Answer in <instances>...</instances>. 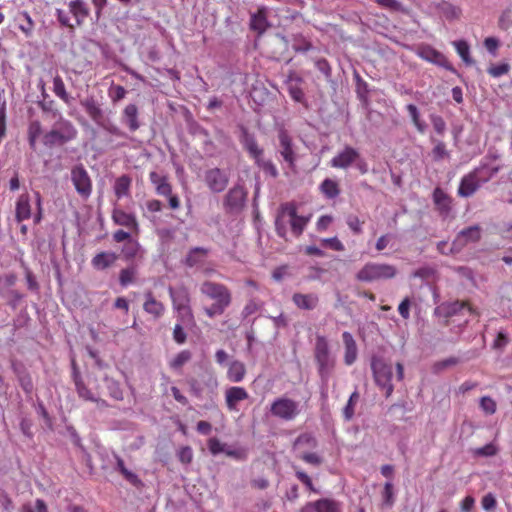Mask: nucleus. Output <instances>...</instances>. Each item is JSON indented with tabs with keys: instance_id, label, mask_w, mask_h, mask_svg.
Segmentation results:
<instances>
[{
	"instance_id": "obj_1",
	"label": "nucleus",
	"mask_w": 512,
	"mask_h": 512,
	"mask_svg": "<svg viewBox=\"0 0 512 512\" xmlns=\"http://www.w3.org/2000/svg\"><path fill=\"white\" fill-rule=\"evenodd\" d=\"M312 215L301 216L297 214V207L293 202H287L281 205L280 211L275 220V229L279 237L287 239L286 219L290 224L292 234L300 237L307 224L310 222Z\"/></svg>"
},
{
	"instance_id": "obj_2",
	"label": "nucleus",
	"mask_w": 512,
	"mask_h": 512,
	"mask_svg": "<svg viewBox=\"0 0 512 512\" xmlns=\"http://www.w3.org/2000/svg\"><path fill=\"white\" fill-rule=\"evenodd\" d=\"M200 292L208 299L213 300L209 307L204 308L205 314L210 318L222 315L232 303V293L222 283L204 281L200 286Z\"/></svg>"
},
{
	"instance_id": "obj_3",
	"label": "nucleus",
	"mask_w": 512,
	"mask_h": 512,
	"mask_svg": "<svg viewBox=\"0 0 512 512\" xmlns=\"http://www.w3.org/2000/svg\"><path fill=\"white\" fill-rule=\"evenodd\" d=\"M169 295L172 300L173 309L177 312V320L184 323L186 327L195 326V318L190 305L191 297L188 288L180 286L176 289L169 287Z\"/></svg>"
},
{
	"instance_id": "obj_4",
	"label": "nucleus",
	"mask_w": 512,
	"mask_h": 512,
	"mask_svg": "<svg viewBox=\"0 0 512 512\" xmlns=\"http://www.w3.org/2000/svg\"><path fill=\"white\" fill-rule=\"evenodd\" d=\"M497 171V168L488 169L486 166L475 168L461 179L458 195L470 197L478 190L482 183L489 181Z\"/></svg>"
},
{
	"instance_id": "obj_5",
	"label": "nucleus",
	"mask_w": 512,
	"mask_h": 512,
	"mask_svg": "<svg viewBox=\"0 0 512 512\" xmlns=\"http://www.w3.org/2000/svg\"><path fill=\"white\" fill-rule=\"evenodd\" d=\"M397 269L387 263H366L356 274V279L361 282H373L392 279L396 276Z\"/></svg>"
},
{
	"instance_id": "obj_6",
	"label": "nucleus",
	"mask_w": 512,
	"mask_h": 512,
	"mask_svg": "<svg viewBox=\"0 0 512 512\" xmlns=\"http://www.w3.org/2000/svg\"><path fill=\"white\" fill-rule=\"evenodd\" d=\"M314 357L318 366V373L323 381H327L334 368L335 360L330 356L327 339L318 335L316 337Z\"/></svg>"
},
{
	"instance_id": "obj_7",
	"label": "nucleus",
	"mask_w": 512,
	"mask_h": 512,
	"mask_svg": "<svg viewBox=\"0 0 512 512\" xmlns=\"http://www.w3.org/2000/svg\"><path fill=\"white\" fill-rule=\"evenodd\" d=\"M77 135V130L68 120L61 119L54 128L43 136V144L47 147L54 145H63L73 140Z\"/></svg>"
},
{
	"instance_id": "obj_8",
	"label": "nucleus",
	"mask_w": 512,
	"mask_h": 512,
	"mask_svg": "<svg viewBox=\"0 0 512 512\" xmlns=\"http://www.w3.org/2000/svg\"><path fill=\"white\" fill-rule=\"evenodd\" d=\"M371 368L376 384L385 391L386 398L390 397L394 390L392 384V366L381 359L374 358L371 363Z\"/></svg>"
},
{
	"instance_id": "obj_9",
	"label": "nucleus",
	"mask_w": 512,
	"mask_h": 512,
	"mask_svg": "<svg viewBox=\"0 0 512 512\" xmlns=\"http://www.w3.org/2000/svg\"><path fill=\"white\" fill-rule=\"evenodd\" d=\"M270 412L276 418L292 421L300 414V409L298 402L295 400L288 397H279L271 403Z\"/></svg>"
},
{
	"instance_id": "obj_10",
	"label": "nucleus",
	"mask_w": 512,
	"mask_h": 512,
	"mask_svg": "<svg viewBox=\"0 0 512 512\" xmlns=\"http://www.w3.org/2000/svg\"><path fill=\"white\" fill-rule=\"evenodd\" d=\"M71 181L77 193L83 198L88 199L92 194V180L82 164L75 165L71 169Z\"/></svg>"
},
{
	"instance_id": "obj_11",
	"label": "nucleus",
	"mask_w": 512,
	"mask_h": 512,
	"mask_svg": "<svg viewBox=\"0 0 512 512\" xmlns=\"http://www.w3.org/2000/svg\"><path fill=\"white\" fill-rule=\"evenodd\" d=\"M204 182L211 192L221 193L228 186L229 176L220 168H210L205 171Z\"/></svg>"
},
{
	"instance_id": "obj_12",
	"label": "nucleus",
	"mask_w": 512,
	"mask_h": 512,
	"mask_svg": "<svg viewBox=\"0 0 512 512\" xmlns=\"http://www.w3.org/2000/svg\"><path fill=\"white\" fill-rule=\"evenodd\" d=\"M481 238V228L478 225L461 230L453 240L450 252H460L467 244L478 242Z\"/></svg>"
},
{
	"instance_id": "obj_13",
	"label": "nucleus",
	"mask_w": 512,
	"mask_h": 512,
	"mask_svg": "<svg viewBox=\"0 0 512 512\" xmlns=\"http://www.w3.org/2000/svg\"><path fill=\"white\" fill-rule=\"evenodd\" d=\"M279 153L288 167L293 169L296 165L297 154L294 149L292 137L285 129L278 132Z\"/></svg>"
},
{
	"instance_id": "obj_14",
	"label": "nucleus",
	"mask_w": 512,
	"mask_h": 512,
	"mask_svg": "<svg viewBox=\"0 0 512 512\" xmlns=\"http://www.w3.org/2000/svg\"><path fill=\"white\" fill-rule=\"evenodd\" d=\"M359 154L357 149L346 145L330 160V166L336 169H347L354 165V162L359 158Z\"/></svg>"
},
{
	"instance_id": "obj_15",
	"label": "nucleus",
	"mask_w": 512,
	"mask_h": 512,
	"mask_svg": "<svg viewBox=\"0 0 512 512\" xmlns=\"http://www.w3.org/2000/svg\"><path fill=\"white\" fill-rule=\"evenodd\" d=\"M247 193L243 186H233L224 197V207L228 212H238L245 203Z\"/></svg>"
},
{
	"instance_id": "obj_16",
	"label": "nucleus",
	"mask_w": 512,
	"mask_h": 512,
	"mask_svg": "<svg viewBox=\"0 0 512 512\" xmlns=\"http://www.w3.org/2000/svg\"><path fill=\"white\" fill-rule=\"evenodd\" d=\"M114 224L127 228L134 236L140 234V227L136 216L120 208H114L111 214Z\"/></svg>"
},
{
	"instance_id": "obj_17",
	"label": "nucleus",
	"mask_w": 512,
	"mask_h": 512,
	"mask_svg": "<svg viewBox=\"0 0 512 512\" xmlns=\"http://www.w3.org/2000/svg\"><path fill=\"white\" fill-rule=\"evenodd\" d=\"M301 512H341V505L333 499L322 498L306 503Z\"/></svg>"
},
{
	"instance_id": "obj_18",
	"label": "nucleus",
	"mask_w": 512,
	"mask_h": 512,
	"mask_svg": "<svg viewBox=\"0 0 512 512\" xmlns=\"http://www.w3.org/2000/svg\"><path fill=\"white\" fill-rule=\"evenodd\" d=\"M248 392L244 387L231 386L225 390V404L229 411H238V403L247 400Z\"/></svg>"
},
{
	"instance_id": "obj_19",
	"label": "nucleus",
	"mask_w": 512,
	"mask_h": 512,
	"mask_svg": "<svg viewBox=\"0 0 512 512\" xmlns=\"http://www.w3.org/2000/svg\"><path fill=\"white\" fill-rule=\"evenodd\" d=\"M144 298L143 310L154 319L161 318L165 313V305L155 298L152 291L145 292Z\"/></svg>"
},
{
	"instance_id": "obj_20",
	"label": "nucleus",
	"mask_w": 512,
	"mask_h": 512,
	"mask_svg": "<svg viewBox=\"0 0 512 512\" xmlns=\"http://www.w3.org/2000/svg\"><path fill=\"white\" fill-rule=\"evenodd\" d=\"M433 202L442 216H447L452 210V198L440 187L433 191Z\"/></svg>"
},
{
	"instance_id": "obj_21",
	"label": "nucleus",
	"mask_w": 512,
	"mask_h": 512,
	"mask_svg": "<svg viewBox=\"0 0 512 512\" xmlns=\"http://www.w3.org/2000/svg\"><path fill=\"white\" fill-rule=\"evenodd\" d=\"M292 301L298 309L314 310L319 304V297L315 293H294Z\"/></svg>"
},
{
	"instance_id": "obj_22",
	"label": "nucleus",
	"mask_w": 512,
	"mask_h": 512,
	"mask_svg": "<svg viewBox=\"0 0 512 512\" xmlns=\"http://www.w3.org/2000/svg\"><path fill=\"white\" fill-rule=\"evenodd\" d=\"M118 255L111 251H102L97 253L91 260V265L96 270H105L115 264Z\"/></svg>"
},
{
	"instance_id": "obj_23",
	"label": "nucleus",
	"mask_w": 512,
	"mask_h": 512,
	"mask_svg": "<svg viewBox=\"0 0 512 512\" xmlns=\"http://www.w3.org/2000/svg\"><path fill=\"white\" fill-rule=\"evenodd\" d=\"M31 217V204L30 197L28 193L21 194L17 201L15 207V219L17 222H22Z\"/></svg>"
},
{
	"instance_id": "obj_24",
	"label": "nucleus",
	"mask_w": 512,
	"mask_h": 512,
	"mask_svg": "<svg viewBox=\"0 0 512 512\" xmlns=\"http://www.w3.org/2000/svg\"><path fill=\"white\" fill-rule=\"evenodd\" d=\"M342 339L345 347L344 362L350 366L357 359V345L350 332H343Z\"/></svg>"
},
{
	"instance_id": "obj_25",
	"label": "nucleus",
	"mask_w": 512,
	"mask_h": 512,
	"mask_svg": "<svg viewBox=\"0 0 512 512\" xmlns=\"http://www.w3.org/2000/svg\"><path fill=\"white\" fill-rule=\"evenodd\" d=\"M81 106L84 108L88 116L98 125L101 124L104 115L97 101L90 97L81 101Z\"/></svg>"
},
{
	"instance_id": "obj_26",
	"label": "nucleus",
	"mask_w": 512,
	"mask_h": 512,
	"mask_svg": "<svg viewBox=\"0 0 512 512\" xmlns=\"http://www.w3.org/2000/svg\"><path fill=\"white\" fill-rule=\"evenodd\" d=\"M242 144L246 151L249 153L250 157H252L256 163H260L263 149L259 147L255 137L249 134L247 131H244Z\"/></svg>"
},
{
	"instance_id": "obj_27",
	"label": "nucleus",
	"mask_w": 512,
	"mask_h": 512,
	"mask_svg": "<svg viewBox=\"0 0 512 512\" xmlns=\"http://www.w3.org/2000/svg\"><path fill=\"white\" fill-rule=\"evenodd\" d=\"M246 366L239 360H233L230 362L227 370V379L233 383L242 382L246 376Z\"/></svg>"
},
{
	"instance_id": "obj_28",
	"label": "nucleus",
	"mask_w": 512,
	"mask_h": 512,
	"mask_svg": "<svg viewBox=\"0 0 512 512\" xmlns=\"http://www.w3.org/2000/svg\"><path fill=\"white\" fill-rule=\"evenodd\" d=\"M138 114V107L135 104H128L123 110L122 121L132 132L136 131L140 127Z\"/></svg>"
},
{
	"instance_id": "obj_29",
	"label": "nucleus",
	"mask_w": 512,
	"mask_h": 512,
	"mask_svg": "<svg viewBox=\"0 0 512 512\" xmlns=\"http://www.w3.org/2000/svg\"><path fill=\"white\" fill-rule=\"evenodd\" d=\"M69 11L74 16L77 26L82 25L89 15L87 5L81 0L71 1L69 3Z\"/></svg>"
},
{
	"instance_id": "obj_30",
	"label": "nucleus",
	"mask_w": 512,
	"mask_h": 512,
	"mask_svg": "<svg viewBox=\"0 0 512 512\" xmlns=\"http://www.w3.org/2000/svg\"><path fill=\"white\" fill-rule=\"evenodd\" d=\"M317 446V439L310 433L300 434L293 442V449L298 453L305 451L304 449H315Z\"/></svg>"
},
{
	"instance_id": "obj_31",
	"label": "nucleus",
	"mask_w": 512,
	"mask_h": 512,
	"mask_svg": "<svg viewBox=\"0 0 512 512\" xmlns=\"http://www.w3.org/2000/svg\"><path fill=\"white\" fill-rule=\"evenodd\" d=\"M74 383L79 398H81L84 401L90 402L96 400V396L98 395V393H95L90 388H88V386L81 379L78 373H74Z\"/></svg>"
},
{
	"instance_id": "obj_32",
	"label": "nucleus",
	"mask_w": 512,
	"mask_h": 512,
	"mask_svg": "<svg viewBox=\"0 0 512 512\" xmlns=\"http://www.w3.org/2000/svg\"><path fill=\"white\" fill-rule=\"evenodd\" d=\"M467 308L468 312L473 315H479V312L470 305L468 301H454L446 305V317L457 315L462 309Z\"/></svg>"
},
{
	"instance_id": "obj_33",
	"label": "nucleus",
	"mask_w": 512,
	"mask_h": 512,
	"mask_svg": "<svg viewBox=\"0 0 512 512\" xmlns=\"http://www.w3.org/2000/svg\"><path fill=\"white\" fill-rule=\"evenodd\" d=\"M320 192L328 199H334L340 194V187L337 181L326 178L319 186Z\"/></svg>"
},
{
	"instance_id": "obj_34",
	"label": "nucleus",
	"mask_w": 512,
	"mask_h": 512,
	"mask_svg": "<svg viewBox=\"0 0 512 512\" xmlns=\"http://www.w3.org/2000/svg\"><path fill=\"white\" fill-rule=\"evenodd\" d=\"M18 28L24 33L26 37H31L35 27V23L32 20L28 12L22 11L17 15Z\"/></svg>"
},
{
	"instance_id": "obj_35",
	"label": "nucleus",
	"mask_w": 512,
	"mask_h": 512,
	"mask_svg": "<svg viewBox=\"0 0 512 512\" xmlns=\"http://www.w3.org/2000/svg\"><path fill=\"white\" fill-rule=\"evenodd\" d=\"M131 178L128 175L118 177L114 184V193L118 199L129 195Z\"/></svg>"
},
{
	"instance_id": "obj_36",
	"label": "nucleus",
	"mask_w": 512,
	"mask_h": 512,
	"mask_svg": "<svg viewBox=\"0 0 512 512\" xmlns=\"http://www.w3.org/2000/svg\"><path fill=\"white\" fill-rule=\"evenodd\" d=\"M418 55L429 62L440 64L444 59L442 53L438 52L430 46H421L418 49Z\"/></svg>"
},
{
	"instance_id": "obj_37",
	"label": "nucleus",
	"mask_w": 512,
	"mask_h": 512,
	"mask_svg": "<svg viewBox=\"0 0 512 512\" xmlns=\"http://www.w3.org/2000/svg\"><path fill=\"white\" fill-rule=\"evenodd\" d=\"M208 250L202 247H196L190 250L188 253L185 264L188 267H194L198 264H200L203 260V258L207 255Z\"/></svg>"
},
{
	"instance_id": "obj_38",
	"label": "nucleus",
	"mask_w": 512,
	"mask_h": 512,
	"mask_svg": "<svg viewBox=\"0 0 512 512\" xmlns=\"http://www.w3.org/2000/svg\"><path fill=\"white\" fill-rule=\"evenodd\" d=\"M53 92L57 97H59L64 103L70 104L71 103V97L67 93L65 84L61 76L56 75L53 78Z\"/></svg>"
},
{
	"instance_id": "obj_39",
	"label": "nucleus",
	"mask_w": 512,
	"mask_h": 512,
	"mask_svg": "<svg viewBox=\"0 0 512 512\" xmlns=\"http://www.w3.org/2000/svg\"><path fill=\"white\" fill-rule=\"evenodd\" d=\"M192 358V353L189 350H182L177 353L170 361L169 367L175 371L180 370Z\"/></svg>"
},
{
	"instance_id": "obj_40",
	"label": "nucleus",
	"mask_w": 512,
	"mask_h": 512,
	"mask_svg": "<svg viewBox=\"0 0 512 512\" xmlns=\"http://www.w3.org/2000/svg\"><path fill=\"white\" fill-rule=\"evenodd\" d=\"M104 382L110 397L117 401L123 400V390L120 387V383L113 378L105 377Z\"/></svg>"
},
{
	"instance_id": "obj_41",
	"label": "nucleus",
	"mask_w": 512,
	"mask_h": 512,
	"mask_svg": "<svg viewBox=\"0 0 512 512\" xmlns=\"http://www.w3.org/2000/svg\"><path fill=\"white\" fill-rule=\"evenodd\" d=\"M360 394L355 390L349 397L347 404L343 408V417L346 421H350L355 414V406L359 402Z\"/></svg>"
},
{
	"instance_id": "obj_42",
	"label": "nucleus",
	"mask_w": 512,
	"mask_h": 512,
	"mask_svg": "<svg viewBox=\"0 0 512 512\" xmlns=\"http://www.w3.org/2000/svg\"><path fill=\"white\" fill-rule=\"evenodd\" d=\"M140 250V244L137 240L131 239L127 241L122 248V255L125 260L134 259Z\"/></svg>"
},
{
	"instance_id": "obj_43",
	"label": "nucleus",
	"mask_w": 512,
	"mask_h": 512,
	"mask_svg": "<svg viewBox=\"0 0 512 512\" xmlns=\"http://www.w3.org/2000/svg\"><path fill=\"white\" fill-rule=\"evenodd\" d=\"M250 27L252 30L257 31L259 34L265 32L267 28V21L265 14L262 11H258L256 14L252 15Z\"/></svg>"
},
{
	"instance_id": "obj_44",
	"label": "nucleus",
	"mask_w": 512,
	"mask_h": 512,
	"mask_svg": "<svg viewBox=\"0 0 512 512\" xmlns=\"http://www.w3.org/2000/svg\"><path fill=\"white\" fill-rule=\"evenodd\" d=\"M458 55L461 57V59L467 64L471 65L474 63L473 59L470 57V49L469 45L464 40L455 41L453 43Z\"/></svg>"
},
{
	"instance_id": "obj_45",
	"label": "nucleus",
	"mask_w": 512,
	"mask_h": 512,
	"mask_svg": "<svg viewBox=\"0 0 512 512\" xmlns=\"http://www.w3.org/2000/svg\"><path fill=\"white\" fill-rule=\"evenodd\" d=\"M297 457L305 463L316 467L320 466L324 462L323 457L316 452L300 451V453L297 454Z\"/></svg>"
},
{
	"instance_id": "obj_46",
	"label": "nucleus",
	"mask_w": 512,
	"mask_h": 512,
	"mask_svg": "<svg viewBox=\"0 0 512 512\" xmlns=\"http://www.w3.org/2000/svg\"><path fill=\"white\" fill-rule=\"evenodd\" d=\"M406 109L409 113V116L411 117V120L414 124V126L416 127V129L420 132V133H423L424 130H425V125L424 123L420 120V115H419V111H418V108L416 107V105L414 104H408L406 106Z\"/></svg>"
},
{
	"instance_id": "obj_47",
	"label": "nucleus",
	"mask_w": 512,
	"mask_h": 512,
	"mask_svg": "<svg viewBox=\"0 0 512 512\" xmlns=\"http://www.w3.org/2000/svg\"><path fill=\"white\" fill-rule=\"evenodd\" d=\"M293 469H294V472H295V476L296 478L303 484L306 486V488L311 491V492H314L316 493L317 490L312 482V479L311 477L306 473L304 472L302 469H300L299 467L297 466H293Z\"/></svg>"
},
{
	"instance_id": "obj_48",
	"label": "nucleus",
	"mask_w": 512,
	"mask_h": 512,
	"mask_svg": "<svg viewBox=\"0 0 512 512\" xmlns=\"http://www.w3.org/2000/svg\"><path fill=\"white\" fill-rule=\"evenodd\" d=\"M117 468L124 478L131 484L138 485L141 483L138 476L126 468L124 461L121 458L117 459Z\"/></svg>"
},
{
	"instance_id": "obj_49",
	"label": "nucleus",
	"mask_w": 512,
	"mask_h": 512,
	"mask_svg": "<svg viewBox=\"0 0 512 512\" xmlns=\"http://www.w3.org/2000/svg\"><path fill=\"white\" fill-rule=\"evenodd\" d=\"M136 275V269L134 267H128L122 269L119 274V282L121 286L126 287L134 282Z\"/></svg>"
},
{
	"instance_id": "obj_50",
	"label": "nucleus",
	"mask_w": 512,
	"mask_h": 512,
	"mask_svg": "<svg viewBox=\"0 0 512 512\" xmlns=\"http://www.w3.org/2000/svg\"><path fill=\"white\" fill-rule=\"evenodd\" d=\"M383 504L391 507L394 504V487L391 482H386L382 491Z\"/></svg>"
},
{
	"instance_id": "obj_51",
	"label": "nucleus",
	"mask_w": 512,
	"mask_h": 512,
	"mask_svg": "<svg viewBox=\"0 0 512 512\" xmlns=\"http://www.w3.org/2000/svg\"><path fill=\"white\" fill-rule=\"evenodd\" d=\"M184 327H186L184 325V323L180 322L179 320H178V322L174 326V329H173V340L177 344H184L186 342V340H187V334L184 331Z\"/></svg>"
},
{
	"instance_id": "obj_52",
	"label": "nucleus",
	"mask_w": 512,
	"mask_h": 512,
	"mask_svg": "<svg viewBox=\"0 0 512 512\" xmlns=\"http://www.w3.org/2000/svg\"><path fill=\"white\" fill-rule=\"evenodd\" d=\"M480 407L488 415L494 414L497 409L496 402L489 396H483L480 399Z\"/></svg>"
},
{
	"instance_id": "obj_53",
	"label": "nucleus",
	"mask_w": 512,
	"mask_h": 512,
	"mask_svg": "<svg viewBox=\"0 0 512 512\" xmlns=\"http://www.w3.org/2000/svg\"><path fill=\"white\" fill-rule=\"evenodd\" d=\"M430 120H431L433 129L435 130V132L438 135L443 136L445 134V131H446V122H445V120L441 116L435 115V114L430 116Z\"/></svg>"
},
{
	"instance_id": "obj_54",
	"label": "nucleus",
	"mask_w": 512,
	"mask_h": 512,
	"mask_svg": "<svg viewBox=\"0 0 512 512\" xmlns=\"http://www.w3.org/2000/svg\"><path fill=\"white\" fill-rule=\"evenodd\" d=\"M177 457L182 464H190L193 460V450L190 446H183L177 452Z\"/></svg>"
},
{
	"instance_id": "obj_55",
	"label": "nucleus",
	"mask_w": 512,
	"mask_h": 512,
	"mask_svg": "<svg viewBox=\"0 0 512 512\" xmlns=\"http://www.w3.org/2000/svg\"><path fill=\"white\" fill-rule=\"evenodd\" d=\"M510 70V65L507 64V63H502V64H498V65H491L489 68H488V73L494 77V78H498V77H501L505 74H507Z\"/></svg>"
},
{
	"instance_id": "obj_56",
	"label": "nucleus",
	"mask_w": 512,
	"mask_h": 512,
	"mask_svg": "<svg viewBox=\"0 0 512 512\" xmlns=\"http://www.w3.org/2000/svg\"><path fill=\"white\" fill-rule=\"evenodd\" d=\"M127 91L121 85H113L109 89V97L112 102L116 103L125 98Z\"/></svg>"
},
{
	"instance_id": "obj_57",
	"label": "nucleus",
	"mask_w": 512,
	"mask_h": 512,
	"mask_svg": "<svg viewBox=\"0 0 512 512\" xmlns=\"http://www.w3.org/2000/svg\"><path fill=\"white\" fill-rule=\"evenodd\" d=\"M346 223L348 227L355 233L360 234L362 233V225L363 221H361L358 216L356 215H349L346 219Z\"/></svg>"
},
{
	"instance_id": "obj_58",
	"label": "nucleus",
	"mask_w": 512,
	"mask_h": 512,
	"mask_svg": "<svg viewBox=\"0 0 512 512\" xmlns=\"http://www.w3.org/2000/svg\"><path fill=\"white\" fill-rule=\"evenodd\" d=\"M208 448L211 454L217 455L219 453H222L226 451L225 444H223L219 439L217 438H210L208 440Z\"/></svg>"
},
{
	"instance_id": "obj_59",
	"label": "nucleus",
	"mask_w": 512,
	"mask_h": 512,
	"mask_svg": "<svg viewBox=\"0 0 512 512\" xmlns=\"http://www.w3.org/2000/svg\"><path fill=\"white\" fill-rule=\"evenodd\" d=\"M497 452L498 448L493 443H489L484 445L483 447L477 448L475 450V455L490 457L496 455Z\"/></svg>"
},
{
	"instance_id": "obj_60",
	"label": "nucleus",
	"mask_w": 512,
	"mask_h": 512,
	"mask_svg": "<svg viewBox=\"0 0 512 512\" xmlns=\"http://www.w3.org/2000/svg\"><path fill=\"white\" fill-rule=\"evenodd\" d=\"M481 505H482V508L485 511H492V510H494L496 508V505H497V501H496L495 496L492 493H487L486 495H484L482 497Z\"/></svg>"
},
{
	"instance_id": "obj_61",
	"label": "nucleus",
	"mask_w": 512,
	"mask_h": 512,
	"mask_svg": "<svg viewBox=\"0 0 512 512\" xmlns=\"http://www.w3.org/2000/svg\"><path fill=\"white\" fill-rule=\"evenodd\" d=\"M256 164L260 168H262L265 173L271 175L272 177L276 178L278 176V170L272 161H270V160L264 161V160L260 159V163H256Z\"/></svg>"
},
{
	"instance_id": "obj_62",
	"label": "nucleus",
	"mask_w": 512,
	"mask_h": 512,
	"mask_svg": "<svg viewBox=\"0 0 512 512\" xmlns=\"http://www.w3.org/2000/svg\"><path fill=\"white\" fill-rule=\"evenodd\" d=\"M375 2L382 8L390 11H400L402 5L398 0H375Z\"/></svg>"
},
{
	"instance_id": "obj_63",
	"label": "nucleus",
	"mask_w": 512,
	"mask_h": 512,
	"mask_svg": "<svg viewBox=\"0 0 512 512\" xmlns=\"http://www.w3.org/2000/svg\"><path fill=\"white\" fill-rule=\"evenodd\" d=\"M322 244L326 247L331 248L334 251H343L344 245L337 237L322 239Z\"/></svg>"
},
{
	"instance_id": "obj_64",
	"label": "nucleus",
	"mask_w": 512,
	"mask_h": 512,
	"mask_svg": "<svg viewBox=\"0 0 512 512\" xmlns=\"http://www.w3.org/2000/svg\"><path fill=\"white\" fill-rule=\"evenodd\" d=\"M432 154L435 160H441L448 156L446 145L444 142L439 141L432 150Z\"/></svg>"
}]
</instances>
